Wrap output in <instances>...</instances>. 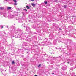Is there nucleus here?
I'll list each match as a JSON object with an SVG mask.
<instances>
[{"mask_svg": "<svg viewBox=\"0 0 76 76\" xmlns=\"http://www.w3.org/2000/svg\"><path fill=\"white\" fill-rule=\"evenodd\" d=\"M8 17L9 18V19H12L13 18V15L10 16V15H9L8 16Z\"/></svg>", "mask_w": 76, "mask_h": 76, "instance_id": "obj_1", "label": "nucleus"}, {"mask_svg": "<svg viewBox=\"0 0 76 76\" xmlns=\"http://www.w3.org/2000/svg\"><path fill=\"white\" fill-rule=\"evenodd\" d=\"M14 14L15 15V16H18V13L17 12H14Z\"/></svg>", "mask_w": 76, "mask_h": 76, "instance_id": "obj_2", "label": "nucleus"}, {"mask_svg": "<svg viewBox=\"0 0 76 76\" xmlns=\"http://www.w3.org/2000/svg\"><path fill=\"white\" fill-rule=\"evenodd\" d=\"M12 9V7H8L7 8V10H9V9Z\"/></svg>", "mask_w": 76, "mask_h": 76, "instance_id": "obj_3", "label": "nucleus"}, {"mask_svg": "<svg viewBox=\"0 0 76 76\" xmlns=\"http://www.w3.org/2000/svg\"><path fill=\"white\" fill-rule=\"evenodd\" d=\"M31 5H32L33 7H35V4H31Z\"/></svg>", "mask_w": 76, "mask_h": 76, "instance_id": "obj_4", "label": "nucleus"}, {"mask_svg": "<svg viewBox=\"0 0 76 76\" xmlns=\"http://www.w3.org/2000/svg\"><path fill=\"white\" fill-rule=\"evenodd\" d=\"M26 8H27L28 9H30V7H29L28 6H27L26 7Z\"/></svg>", "mask_w": 76, "mask_h": 76, "instance_id": "obj_5", "label": "nucleus"}, {"mask_svg": "<svg viewBox=\"0 0 76 76\" xmlns=\"http://www.w3.org/2000/svg\"><path fill=\"white\" fill-rule=\"evenodd\" d=\"M0 9H1V10H3L4 8H3V7H0Z\"/></svg>", "mask_w": 76, "mask_h": 76, "instance_id": "obj_6", "label": "nucleus"}, {"mask_svg": "<svg viewBox=\"0 0 76 76\" xmlns=\"http://www.w3.org/2000/svg\"><path fill=\"white\" fill-rule=\"evenodd\" d=\"M44 3H45V4H47V2L45 1L44 2Z\"/></svg>", "mask_w": 76, "mask_h": 76, "instance_id": "obj_7", "label": "nucleus"}, {"mask_svg": "<svg viewBox=\"0 0 76 76\" xmlns=\"http://www.w3.org/2000/svg\"><path fill=\"white\" fill-rule=\"evenodd\" d=\"M14 2H15V3H16V2H17V1H16V0H13Z\"/></svg>", "mask_w": 76, "mask_h": 76, "instance_id": "obj_8", "label": "nucleus"}, {"mask_svg": "<svg viewBox=\"0 0 76 76\" xmlns=\"http://www.w3.org/2000/svg\"><path fill=\"white\" fill-rule=\"evenodd\" d=\"M12 64H14L15 63V62L14 61H12Z\"/></svg>", "mask_w": 76, "mask_h": 76, "instance_id": "obj_9", "label": "nucleus"}, {"mask_svg": "<svg viewBox=\"0 0 76 76\" xmlns=\"http://www.w3.org/2000/svg\"><path fill=\"white\" fill-rule=\"evenodd\" d=\"M14 4V5H16L17 4V3H16V2H15V3Z\"/></svg>", "mask_w": 76, "mask_h": 76, "instance_id": "obj_10", "label": "nucleus"}, {"mask_svg": "<svg viewBox=\"0 0 76 76\" xmlns=\"http://www.w3.org/2000/svg\"><path fill=\"white\" fill-rule=\"evenodd\" d=\"M4 17H5V18H6V17H7V16L6 15H4Z\"/></svg>", "mask_w": 76, "mask_h": 76, "instance_id": "obj_11", "label": "nucleus"}, {"mask_svg": "<svg viewBox=\"0 0 76 76\" xmlns=\"http://www.w3.org/2000/svg\"><path fill=\"white\" fill-rule=\"evenodd\" d=\"M64 8H66V5H64Z\"/></svg>", "mask_w": 76, "mask_h": 76, "instance_id": "obj_12", "label": "nucleus"}, {"mask_svg": "<svg viewBox=\"0 0 76 76\" xmlns=\"http://www.w3.org/2000/svg\"><path fill=\"white\" fill-rule=\"evenodd\" d=\"M41 66V64H39V65H38V67H39Z\"/></svg>", "mask_w": 76, "mask_h": 76, "instance_id": "obj_13", "label": "nucleus"}, {"mask_svg": "<svg viewBox=\"0 0 76 76\" xmlns=\"http://www.w3.org/2000/svg\"><path fill=\"white\" fill-rule=\"evenodd\" d=\"M3 28V26H2V27H1L0 28L1 29V28Z\"/></svg>", "mask_w": 76, "mask_h": 76, "instance_id": "obj_14", "label": "nucleus"}, {"mask_svg": "<svg viewBox=\"0 0 76 76\" xmlns=\"http://www.w3.org/2000/svg\"><path fill=\"white\" fill-rule=\"evenodd\" d=\"M24 10H26V11H27V10L26 9H24Z\"/></svg>", "mask_w": 76, "mask_h": 76, "instance_id": "obj_15", "label": "nucleus"}, {"mask_svg": "<svg viewBox=\"0 0 76 76\" xmlns=\"http://www.w3.org/2000/svg\"><path fill=\"white\" fill-rule=\"evenodd\" d=\"M34 0H31V1H34Z\"/></svg>", "mask_w": 76, "mask_h": 76, "instance_id": "obj_16", "label": "nucleus"}, {"mask_svg": "<svg viewBox=\"0 0 76 76\" xmlns=\"http://www.w3.org/2000/svg\"><path fill=\"white\" fill-rule=\"evenodd\" d=\"M35 76H38V75H35Z\"/></svg>", "mask_w": 76, "mask_h": 76, "instance_id": "obj_17", "label": "nucleus"}, {"mask_svg": "<svg viewBox=\"0 0 76 76\" xmlns=\"http://www.w3.org/2000/svg\"><path fill=\"white\" fill-rule=\"evenodd\" d=\"M5 1H7V0H4Z\"/></svg>", "mask_w": 76, "mask_h": 76, "instance_id": "obj_18", "label": "nucleus"}, {"mask_svg": "<svg viewBox=\"0 0 76 76\" xmlns=\"http://www.w3.org/2000/svg\"><path fill=\"white\" fill-rule=\"evenodd\" d=\"M59 30H61V28H59Z\"/></svg>", "mask_w": 76, "mask_h": 76, "instance_id": "obj_19", "label": "nucleus"}, {"mask_svg": "<svg viewBox=\"0 0 76 76\" xmlns=\"http://www.w3.org/2000/svg\"><path fill=\"white\" fill-rule=\"evenodd\" d=\"M67 63H69V62H67Z\"/></svg>", "mask_w": 76, "mask_h": 76, "instance_id": "obj_20", "label": "nucleus"}, {"mask_svg": "<svg viewBox=\"0 0 76 76\" xmlns=\"http://www.w3.org/2000/svg\"><path fill=\"white\" fill-rule=\"evenodd\" d=\"M54 74V73H53V74Z\"/></svg>", "mask_w": 76, "mask_h": 76, "instance_id": "obj_21", "label": "nucleus"}]
</instances>
